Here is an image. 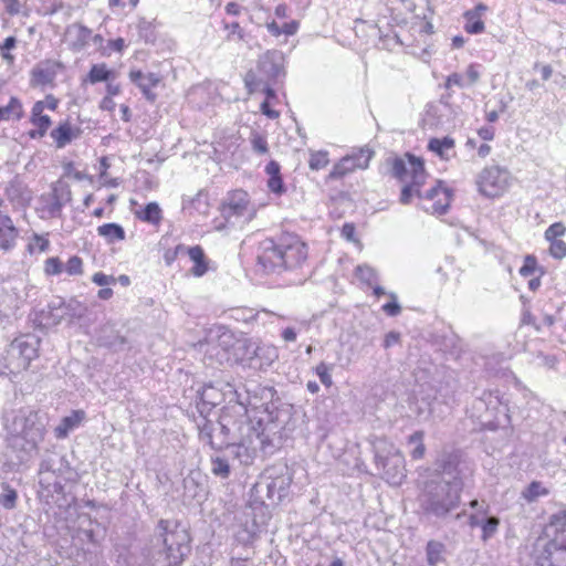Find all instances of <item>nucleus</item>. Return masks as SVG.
<instances>
[{
    "instance_id": "obj_27",
    "label": "nucleus",
    "mask_w": 566,
    "mask_h": 566,
    "mask_svg": "<svg viewBox=\"0 0 566 566\" xmlns=\"http://www.w3.org/2000/svg\"><path fill=\"white\" fill-rule=\"evenodd\" d=\"M97 233L104 237L108 242L122 241L125 239V231L117 223H105L97 228Z\"/></svg>"
},
{
    "instance_id": "obj_25",
    "label": "nucleus",
    "mask_w": 566,
    "mask_h": 566,
    "mask_svg": "<svg viewBox=\"0 0 566 566\" xmlns=\"http://www.w3.org/2000/svg\"><path fill=\"white\" fill-rule=\"evenodd\" d=\"M52 138L55 140L59 148L67 145L74 137H76L75 130L69 123L61 124L57 128L51 132Z\"/></svg>"
},
{
    "instance_id": "obj_49",
    "label": "nucleus",
    "mask_w": 566,
    "mask_h": 566,
    "mask_svg": "<svg viewBox=\"0 0 566 566\" xmlns=\"http://www.w3.org/2000/svg\"><path fill=\"white\" fill-rule=\"evenodd\" d=\"M186 253V247L178 244L175 249H168L164 253V260L167 265H170L179 254Z\"/></svg>"
},
{
    "instance_id": "obj_44",
    "label": "nucleus",
    "mask_w": 566,
    "mask_h": 566,
    "mask_svg": "<svg viewBox=\"0 0 566 566\" xmlns=\"http://www.w3.org/2000/svg\"><path fill=\"white\" fill-rule=\"evenodd\" d=\"M549 254L558 260H562L566 256V242L560 240L549 241Z\"/></svg>"
},
{
    "instance_id": "obj_63",
    "label": "nucleus",
    "mask_w": 566,
    "mask_h": 566,
    "mask_svg": "<svg viewBox=\"0 0 566 566\" xmlns=\"http://www.w3.org/2000/svg\"><path fill=\"white\" fill-rule=\"evenodd\" d=\"M43 109H44V102L43 101H39L36 102L33 107H32V116H31V120L36 118V117H40V116H44L42 113H43Z\"/></svg>"
},
{
    "instance_id": "obj_22",
    "label": "nucleus",
    "mask_w": 566,
    "mask_h": 566,
    "mask_svg": "<svg viewBox=\"0 0 566 566\" xmlns=\"http://www.w3.org/2000/svg\"><path fill=\"white\" fill-rule=\"evenodd\" d=\"M186 252L195 263V266L191 269L192 274L195 276H202L208 270L202 248L199 245L186 248Z\"/></svg>"
},
{
    "instance_id": "obj_42",
    "label": "nucleus",
    "mask_w": 566,
    "mask_h": 566,
    "mask_svg": "<svg viewBox=\"0 0 566 566\" xmlns=\"http://www.w3.org/2000/svg\"><path fill=\"white\" fill-rule=\"evenodd\" d=\"M4 493L1 495V504L3 507L11 510L15 506L17 492L9 485L3 486Z\"/></svg>"
},
{
    "instance_id": "obj_54",
    "label": "nucleus",
    "mask_w": 566,
    "mask_h": 566,
    "mask_svg": "<svg viewBox=\"0 0 566 566\" xmlns=\"http://www.w3.org/2000/svg\"><path fill=\"white\" fill-rule=\"evenodd\" d=\"M6 6V10L9 14L14 15L20 12V1L19 0H2Z\"/></svg>"
},
{
    "instance_id": "obj_36",
    "label": "nucleus",
    "mask_w": 566,
    "mask_h": 566,
    "mask_svg": "<svg viewBox=\"0 0 566 566\" xmlns=\"http://www.w3.org/2000/svg\"><path fill=\"white\" fill-rule=\"evenodd\" d=\"M355 273H356V276L363 283H366L368 285H371L377 277L376 271L367 264L358 265L355 270Z\"/></svg>"
},
{
    "instance_id": "obj_19",
    "label": "nucleus",
    "mask_w": 566,
    "mask_h": 566,
    "mask_svg": "<svg viewBox=\"0 0 566 566\" xmlns=\"http://www.w3.org/2000/svg\"><path fill=\"white\" fill-rule=\"evenodd\" d=\"M86 312V307L81 305L78 302L72 301L66 306H59L56 308H51L50 313L52 315V324H59L64 314L69 315L73 318H81Z\"/></svg>"
},
{
    "instance_id": "obj_11",
    "label": "nucleus",
    "mask_w": 566,
    "mask_h": 566,
    "mask_svg": "<svg viewBox=\"0 0 566 566\" xmlns=\"http://www.w3.org/2000/svg\"><path fill=\"white\" fill-rule=\"evenodd\" d=\"M418 166L422 174H426L423 161L413 155L406 154L402 158H395L392 160L391 171L392 175L402 182L415 181V171Z\"/></svg>"
},
{
    "instance_id": "obj_4",
    "label": "nucleus",
    "mask_w": 566,
    "mask_h": 566,
    "mask_svg": "<svg viewBox=\"0 0 566 566\" xmlns=\"http://www.w3.org/2000/svg\"><path fill=\"white\" fill-rule=\"evenodd\" d=\"M375 462L384 472V478L392 485H399L406 478L405 458L395 444L385 438L374 442Z\"/></svg>"
},
{
    "instance_id": "obj_40",
    "label": "nucleus",
    "mask_w": 566,
    "mask_h": 566,
    "mask_svg": "<svg viewBox=\"0 0 566 566\" xmlns=\"http://www.w3.org/2000/svg\"><path fill=\"white\" fill-rule=\"evenodd\" d=\"M566 233V227L562 222H555L552 226L547 228L545 231V239L547 241L553 240H560V237H563Z\"/></svg>"
},
{
    "instance_id": "obj_15",
    "label": "nucleus",
    "mask_w": 566,
    "mask_h": 566,
    "mask_svg": "<svg viewBox=\"0 0 566 566\" xmlns=\"http://www.w3.org/2000/svg\"><path fill=\"white\" fill-rule=\"evenodd\" d=\"M282 60L279 52H266L259 60V69L266 77L277 78L283 73Z\"/></svg>"
},
{
    "instance_id": "obj_16",
    "label": "nucleus",
    "mask_w": 566,
    "mask_h": 566,
    "mask_svg": "<svg viewBox=\"0 0 566 566\" xmlns=\"http://www.w3.org/2000/svg\"><path fill=\"white\" fill-rule=\"evenodd\" d=\"M70 36H74V41L72 42V48L74 50H82L85 48L91 40H93L96 44L102 43L103 39L98 34H93L92 31L83 25H73L67 31Z\"/></svg>"
},
{
    "instance_id": "obj_38",
    "label": "nucleus",
    "mask_w": 566,
    "mask_h": 566,
    "mask_svg": "<svg viewBox=\"0 0 566 566\" xmlns=\"http://www.w3.org/2000/svg\"><path fill=\"white\" fill-rule=\"evenodd\" d=\"M328 156L326 151H316L311 154L308 166L312 170H319L328 165Z\"/></svg>"
},
{
    "instance_id": "obj_56",
    "label": "nucleus",
    "mask_w": 566,
    "mask_h": 566,
    "mask_svg": "<svg viewBox=\"0 0 566 566\" xmlns=\"http://www.w3.org/2000/svg\"><path fill=\"white\" fill-rule=\"evenodd\" d=\"M342 235L348 241H356L355 227L352 223H345L342 228Z\"/></svg>"
},
{
    "instance_id": "obj_53",
    "label": "nucleus",
    "mask_w": 566,
    "mask_h": 566,
    "mask_svg": "<svg viewBox=\"0 0 566 566\" xmlns=\"http://www.w3.org/2000/svg\"><path fill=\"white\" fill-rule=\"evenodd\" d=\"M92 281L99 286H107L115 283V277L97 272L93 275Z\"/></svg>"
},
{
    "instance_id": "obj_59",
    "label": "nucleus",
    "mask_w": 566,
    "mask_h": 566,
    "mask_svg": "<svg viewBox=\"0 0 566 566\" xmlns=\"http://www.w3.org/2000/svg\"><path fill=\"white\" fill-rule=\"evenodd\" d=\"M269 188L273 192H281L282 191V179L280 176L270 177L268 181Z\"/></svg>"
},
{
    "instance_id": "obj_24",
    "label": "nucleus",
    "mask_w": 566,
    "mask_h": 566,
    "mask_svg": "<svg viewBox=\"0 0 566 566\" xmlns=\"http://www.w3.org/2000/svg\"><path fill=\"white\" fill-rule=\"evenodd\" d=\"M440 195L443 196L444 202H441V199H439L437 202L433 203L432 210L434 213L442 214L446 212L448 206H449V192L448 189L442 188L440 185L432 187L430 190L427 191L426 198L432 200Z\"/></svg>"
},
{
    "instance_id": "obj_23",
    "label": "nucleus",
    "mask_w": 566,
    "mask_h": 566,
    "mask_svg": "<svg viewBox=\"0 0 566 566\" xmlns=\"http://www.w3.org/2000/svg\"><path fill=\"white\" fill-rule=\"evenodd\" d=\"M135 216L151 224H158L163 219L161 209L157 202H149L142 210L135 211Z\"/></svg>"
},
{
    "instance_id": "obj_45",
    "label": "nucleus",
    "mask_w": 566,
    "mask_h": 566,
    "mask_svg": "<svg viewBox=\"0 0 566 566\" xmlns=\"http://www.w3.org/2000/svg\"><path fill=\"white\" fill-rule=\"evenodd\" d=\"M65 271L70 275H80V274H82L83 273V262H82V259L76 256V255L70 258L67 263H66Z\"/></svg>"
},
{
    "instance_id": "obj_64",
    "label": "nucleus",
    "mask_w": 566,
    "mask_h": 566,
    "mask_svg": "<svg viewBox=\"0 0 566 566\" xmlns=\"http://www.w3.org/2000/svg\"><path fill=\"white\" fill-rule=\"evenodd\" d=\"M266 172L270 177L280 176V166L275 161H270L265 167Z\"/></svg>"
},
{
    "instance_id": "obj_35",
    "label": "nucleus",
    "mask_w": 566,
    "mask_h": 566,
    "mask_svg": "<svg viewBox=\"0 0 566 566\" xmlns=\"http://www.w3.org/2000/svg\"><path fill=\"white\" fill-rule=\"evenodd\" d=\"M468 23L465 24V31L471 34L481 33L484 30V23L481 21L475 12L468 11L465 13Z\"/></svg>"
},
{
    "instance_id": "obj_9",
    "label": "nucleus",
    "mask_w": 566,
    "mask_h": 566,
    "mask_svg": "<svg viewBox=\"0 0 566 566\" xmlns=\"http://www.w3.org/2000/svg\"><path fill=\"white\" fill-rule=\"evenodd\" d=\"M256 424L258 428L250 422L241 421L238 426V443L253 451L256 449L265 450L266 444L270 443L269 436L265 434V429L261 428V420Z\"/></svg>"
},
{
    "instance_id": "obj_14",
    "label": "nucleus",
    "mask_w": 566,
    "mask_h": 566,
    "mask_svg": "<svg viewBox=\"0 0 566 566\" xmlns=\"http://www.w3.org/2000/svg\"><path fill=\"white\" fill-rule=\"evenodd\" d=\"M19 237V230L15 228L12 219L0 213V250L7 252L13 249Z\"/></svg>"
},
{
    "instance_id": "obj_1",
    "label": "nucleus",
    "mask_w": 566,
    "mask_h": 566,
    "mask_svg": "<svg viewBox=\"0 0 566 566\" xmlns=\"http://www.w3.org/2000/svg\"><path fill=\"white\" fill-rule=\"evenodd\" d=\"M190 535L178 522L160 520L157 523L155 535L142 549L140 557L130 555L126 566H180L190 552Z\"/></svg>"
},
{
    "instance_id": "obj_55",
    "label": "nucleus",
    "mask_w": 566,
    "mask_h": 566,
    "mask_svg": "<svg viewBox=\"0 0 566 566\" xmlns=\"http://www.w3.org/2000/svg\"><path fill=\"white\" fill-rule=\"evenodd\" d=\"M451 86H459V87H462L463 86V80H462V75H460L459 73H452L448 76L447 78V82H446V87L449 88Z\"/></svg>"
},
{
    "instance_id": "obj_46",
    "label": "nucleus",
    "mask_w": 566,
    "mask_h": 566,
    "mask_svg": "<svg viewBox=\"0 0 566 566\" xmlns=\"http://www.w3.org/2000/svg\"><path fill=\"white\" fill-rule=\"evenodd\" d=\"M62 266L59 258H49L44 263V272L48 275H57L62 272Z\"/></svg>"
},
{
    "instance_id": "obj_8",
    "label": "nucleus",
    "mask_w": 566,
    "mask_h": 566,
    "mask_svg": "<svg viewBox=\"0 0 566 566\" xmlns=\"http://www.w3.org/2000/svg\"><path fill=\"white\" fill-rule=\"evenodd\" d=\"M373 151L368 147L360 148L353 151L350 155L343 157L329 172V178L338 179L345 175L354 171L355 169H366Z\"/></svg>"
},
{
    "instance_id": "obj_41",
    "label": "nucleus",
    "mask_w": 566,
    "mask_h": 566,
    "mask_svg": "<svg viewBox=\"0 0 566 566\" xmlns=\"http://www.w3.org/2000/svg\"><path fill=\"white\" fill-rule=\"evenodd\" d=\"M224 29L229 31L227 35L228 41H243L244 32L238 22L224 23Z\"/></svg>"
},
{
    "instance_id": "obj_2",
    "label": "nucleus",
    "mask_w": 566,
    "mask_h": 566,
    "mask_svg": "<svg viewBox=\"0 0 566 566\" xmlns=\"http://www.w3.org/2000/svg\"><path fill=\"white\" fill-rule=\"evenodd\" d=\"M462 481L457 465L452 461L443 462L426 482L419 497L424 513L436 517H444L460 503Z\"/></svg>"
},
{
    "instance_id": "obj_52",
    "label": "nucleus",
    "mask_w": 566,
    "mask_h": 566,
    "mask_svg": "<svg viewBox=\"0 0 566 566\" xmlns=\"http://www.w3.org/2000/svg\"><path fill=\"white\" fill-rule=\"evenodd\" d=\"M212 431H213V424L211 422H206L201 428H200V439L207 443H209L212 448H214V443H213V440H212Z\"/></svg>"
},
{
    "instance_id": "obj_29",
    "label": "nucleus",
    "mask_w": 566,
    "mask_h": 566,
    "mask_svg": "<svg viewBox=\"0 0 566 566\" xmlns=\"http://www.w3.org/2000/svg\"><path fill=\"white\" fill-rule=\"evenodd\" d=\"M160 82V78L155 73H148L145 75L144 81L138 82V87L143 91V94L148 101L154 102L156 95L151 92V87H155Z\"/></svg>"
},
{
    "instance_id": "obj_57",
    "label": "nucleus",
    "mask_w": 566,
    "mask_h": 566,
    "mask_svg": "<svg viewBox=\"0 0 566 566\" xmlns=\"http://www.w3.org/2000/svg\"><path fill=\"white\" fill-rule=\"evenodd\" d=\"M33 241L41 252H45L49 249L50 242L45 237L34 234Z\"/></svg>"
},
{
    "instance_id": "obj_31",
    "label": "nucleus",
    "mask_w": 566,
    "mask_h": 566,
    "mask_svg": "<svg viewBox=\"0 0 566 566\" xmlns=\"http://www.w3.org/2000/svg\"><path fill=\"white\" fill-rule=\"evenodd\" d=\"M409 444L415 446V448L411 451V457L416 460L421 459L424 455L426 447L423 444V432L422 431H416L413 432L409 439Z\"/></svg>"
},
{
    "instance_id": "obj_26",
    "label": "nucleus",
    "mask_w": 566,
    "mask_h": 566,
    "mask_svg": "<svg viewBox=\"0 0 566 566\" xmlns=\"http://www.w3.org/2000/svg\"><path fill=\"white\" fill-rule=\"evenodd\" d=\"M548 493V489H546L541 482L533 481L521 492V497L527 503H534L541 496H545Z\"/></svg>"
},
{
    "instance_id": "obj_48",
    "label": "nucleus",
    "mask_w": 566,
    "mask_h": 566,
    "mask_svg": "<svg viewBox=\"0 0 566 566\" xmlns=\"http://www.w3.org/2000/svg\"><path fill=\"white\" fill-rule=\"evenodd\" d=\"M536 270V258L533 255H526L524 264L520 269V274L524 277L532 275Z\"/></svg>"
},
{
    "instance_id": "obj_61",
    "label": "nucleus",
    "mask_w": 566,
    "mask_h": 566,
    "mask_svg": "<svg viewBox=\"0 0 566 566\" xmlns=\"http://www.w3.org/2000/svg\"><path fill=\"white\" fill-rule=\"evenodd\" d=\"M297 28H298V23L296 21L284 23L281 27L282 33H284L286 35H293L297 31Z\"/></svg>"
},
{
    "instance_id": "obj_37",
    "label": "nucleus",
    "mask_w": 566,
    "mask_h": 566,
    "mask_svg": "<svg viewBox=\"0 0 566 566\" xmlns=\"http://www.w3.org/2000/svg\"><path fill=\"white\" fill-rule=\"evenodd\" d=\"M500 520L495 516H490L485 521L482 522V539L488 541L490 537H492L499 527Z\"/></svg>"
},
{
    "instance_id": "obj_13",
    "label": "nucleus",
    "mask_w": 566,
    "mask_h": 566,
    "mask_svg": "<svg viewBox=\"0 0 566 566\" xmlns=\"http://www.w3.org/2000/svg\"><path fill=\"white\" fill-rule=\"evenodd\" d=\"M265 349L255 345V343L251 342L250 339L243 338L238 339L237 344L231 347V360L239 363L244 360H252L255 357H258L261 352H264Z\"/></svg>"
},
{
    "instance_id": "obj_39",
    "label": "nucleus",
    "mask_w": 566,
    "mask_h": 566,
    "mask_svg": "<svg viewBox=\"0 0 566 566\" xmlns=\"http://www.w3.org/2000/svg\"><path fill=\"white\" fill-rule=\"evenodd\" d=\"M250 142L252 145V149L255 153H258L260 155H264L269 151L266 138L264 136H262L261 134H259L258 132H253L251 134Z\"/></svg>"
},
{
    "instance_id": "obj_20",
    "label": "nucleus",
    "mask_w": 566,
    "mask_h": 566,
    "mask_svg": "<svg viewBox=\"0 0 566 566\" xmlns=\"http://www.w3.org/2000/svg\"><path fill=\"white\" fill-rule=\"evenodd\" d=\"M85 418L83 410H74L70 416L64 417L59 426L55 427L54 432L57 439H64L69 436L70 431L80 426Z\"/></svg>"
},
{
    "instance_id": "obj_10",
    "label": "nucleus",
    "mask_w": 566,
    "mask_h": 566,
    "mask_svg": "<svg viewBox=\"0 0 566 566\" xmlns=\"http://www.w3.org/2000/svg\"><path fill=\"white\" fill-rule=\"evenodd\" d=\"M60 69H62V63L57 61L44 60L39 62L31 70L30 85L32 87L52 85Z\"/></svg>"
},
{
    "instance_id": "obj_47",
    "label": "nucleus",
    "mask_w": 566,
    "mask_h": 566,
    "mask_svg": "<svg viewBox=\"0 0 566 566\" xmlns=\"http://www.w3.org/2000/svg\"><path fill=\"white\" fill-rule=\"evenodd\" d=\"M244 83L250 93L256 92L263 85L262 80L258 78L255 73L252 71H250L245 74Z\"/></svg>"
},
{
    "instance_id": "obj_28",
    "label": "nucleus",
    "mask_w": 566,
    "mask_h": 566,
    "mask_svg": "<svg viewBox=\"0 0 566 566\" xmlns=\"http://www.w3.org/2000/svg\"><path fill=\"white\" fill-rule=\"evenodd\" d=\"M426 552L429 565L436 566L443 559L444 545L437 541H430L427 544Z\"/></svg>"
},
{
    "instance_id": "obj_34",
    "label": "nucleus",
    "mask_w": 566,
    "mask_h": 566,
    "mask_svg": "<svg viewBox=\"0 0 566 566\" xmlns=\"http://www.w3.org/2000/svg\"><path fill=\"white\" fill-rule=\"evenodd\" d=\"M111 75V72L107 70L105 64H95L92 66L88 73V81L92 84L107 81Z\"/></svg>"
},
{
    "instance_id": "obj_43",
    "label": "nucleus",
    "mask_w": 566,
    "mask_h": 566,
    "mask_svg": "<svg viewBox=\"0 0 566 566\" xmlns=\"http://www.w3.org/2000/svg\"><path fill=\"white\" fill-rule=\"evenodd\" d=\"M549 526L555 527L556 532H564L566 530V510L553 514L549 518Z\"/></svg>"
},
{
    "instance_id": "obj_30",
    "label": "nucleus",
    "mask_w": 566,
    "mask_h": 566,
    "mask_svg": "<svg viewBox=\"0 0 566 566\" xmlns=\"http://www.w3.org/2000/svg\"><path fill=\"white\" fill-rule=\"evenodd\" d=\"M11 116H14L15 118H21L22 116V105L15 97H11L7 106H0V120L9 119Z\"/></svg>"
},
{
    "instance_id": "obj_17",
    "label": "nucleus",
    "mask_w": 566,
    "mask_h": 566,
    "mask_svg": "<svg viewBox=\"0 0 566 566\" xmlns=\"http://www.w3.org/2000/svg\"><path fill=\"white\" fill-rule=\"evenodd\" d=\"M292 483V475L289 472L287 468H285V473L272 479V481L268 485L269 496L271 499H275L281 501L283 497L287 495V491Z\"/></svg>"
},
{
    "instance_id": "obj_5",
    "label": "nucleus",
    "mask_w": 566,
    "mask_h": 566,
    "mask_svg": "<svg viewBox=\"0 0 566 566\" xmlns=\"http://www.w3.org/2000/svg\"><path fill=\"white\" fill-rule=\"evenodd\" d=\"M237 344V337L226 326L218 325L211 327L205 338L200 343V347L206 346L205 353L218 363L231 361V347Z\"/></svg>"
},
{
    "instance_id": "obj_62",
    "label": "nucleus",
    "mask_w": 566,
    "mask_h": 566,
    "mask_svg": "<svg viewBox=\"0 0 566 566\" xmlns=\"http://www.w3.org/2000/svg\"><path fill=\"white\" fill-rule=\"evenodd\" d=\"M483 140H492L494 137V129L492 127H482L478 132Z\"/></svg>"
},
{
    "instance_id": "obj_33",
    "label": "nucleus",
    "mask_w": 566,
    "mask_h": 566,
    "mask_svg": "<svg viewBox=\"0 0 566 566\" xmlns=\"http://www.w3.org/2000/svg\"><path fill=\"white\" fill-rule=\"evenodd\" d=\"M211 472L220 476L222 479H226L230 474V465L229 462L220 457H216L211 459Z\"/></svg>"
},
{
    "instance_id": "obj_12",
    "label": "nucleus",
    "mask_w": 566,
    "mask_h": 566,
    "mask_svg": "<svg viewBox=\"0 0 566 566\" xmlns=\"http://www.w3.org/2000/svg\"><path fill=\"white\" fill-rule=\"evenodd\" d=\"M249 196L243 190H234L228 195L222 203L221 212L226 220L230 221L233 217H243L248 211Z\"/></svg>"
},
{
    "instance_id": "obj_51",
    "label": "nucleus",
    "mask_w": 566,
    "mask_h": 566,
    "mask_svg": "<svg viewBox=\"0 0 566 566\" xmlns=\"http://www.w3.org/2000/svg\"><path fill=\"white\" fill-rule=\"evenodd\" d=\"M390 297H391V302L385 304L382 306V310L389 315V316H397L400 311H401V307L400 305L398 304L397 302V296L395 293H390L389 294Z\"/></svg>"
},
{
    "instance_id": "obj_3",
    "label": "nucleus",
    "mask_w": 566,
    "mask_h": 566,
    "mask_svg": "<svg viewBox=\"0 0 566 566\" xmlns=\"http://www.w3.org/2000/svg\"><path fill=\"white\" fill-rule=\"evenodd\" d=\"M307 259L306 244L294 235H284L276 243L266 239L260 244L259 264L264 271L295 269Z\"/></svg>"
},
{
    "instance_id": "obj_32",
    "label": "nucleus",
    "mask_w": 566,
    "mask_h": 566,
    "mask_svg": "<svg viewBox=\"0 0 566 566\" xmlns=\"http://www.w3.org/2000/svg\"><path fill=\"white\" fill-rule=\"evenodd\" d=\"M333 368H334L333 364L328 365L324 361L319 363L315 367V374L318 376L321 382L327 388L333 386V379H332V375H331V371L333 370Z\"/></svg>"
},
{
    "instance_id": "obj_18",
    "label": "nucleus",
    "mask_w": 566,
    "mask_h": 566,
    "mask_svg": "<svg viewBox=\"0 0 566 566\" xmlns=\"http://www.w3.org/2000/svg\"><path fill=\"white\" fill-rule=\"evenodd\" d=\"M427 174H422L421 169L418 167V170L415 171V181L405 182L400 195V202L402 205H408L412 198V196L423 197L421 193V186L426 182Z\"/></svg>"
},
{
    "instance_id": "obj_50",
    "label": "nucleus",
    "mask_w": 566,
    "mask_h": 566,
    "mask_svg": "<svg viewBox=\"0 0 566 566\" xmlns=\"http://www.w3.org/2000/svg\"><path fill=\"white\" fill-rule=\"evenodd\" d=\"M32 123L34 126L38 127V135L40 137L44 136V134L46 133L48 128L50 127L51 125V119L48 115H44V116H40V117H36L34 119H32Z\"/></svg>"
},
{
    "instance_id": "obj_60",
    "label": "nucleus",
    "mask_w": 566,
    "mask_h": 566,
    "mask_svg": "<svg viewBox=\"0 0 566 566\" xmlns=\"http://www.w3.org/2000/svg\"><path fill=\"white\" fill-rule=\"evenodd\" d=\"M399 340V334L398 333H395V332H390L386 335L385 337V340H384V347L385 348H389L391 347L392 345L397 344Z\"/></svg>"
},
{
    "instance_id": "obj_58",
    "label": "nucleus",
    "mask_w": 566,
    "mask_h": 566,
    "mask_svg": "<svg viewBox=\"0 0 566 566\" xmlns=\"http://www.w3.org/2000/svg\"><path fill=\"white\" fill-rule=\"evenodd\" d=\"M467 77L469 80V85H473L480 80V73L474 65H469L467 70Z\"/></svg>"
},
{
    "instance_id": "obj_6",
    "label": "nucleus",
    "mask_w": 566,
    "mask_h": 566,
    "mask_svg": "<svg viewBox=\"0 0 566 566\" xmlns=\"http://www.w3.org/2000/svg\"><path fill=\"white\" fill-rule=\"evenodd\" d=\"M479 191L489 198L502 196L512 184V176L507 169L499 166L484 168L478 178Z\"/></svg>"
},
{
    "instance_id": "obj_7",
    "label": "nucleus",
    "mask_w": 566,
    "mask_h": 566,
    "mask_svg": "<svg viewBox=\"0 0 566 566\" xmlns=\"http://www.w3.org/2000/svg\"><path fill=\"white\" fill-rule=\"evenodd\" d=\"M15 423L20 426L21 434L31 449H36L38 444L43 441L45 434V423L43 417L38 412H29L17 419Z\"/></svg>"
},
{
    "instance_id": "obj_21",
    "label": "nucleus",
    "mask_w": 566,
    "mask_h": 566,
    "mask_svg": "<svg viewBox=\"0 0 566 566\" xmlns=\"http://www.w3.org/2000/svg\"><path fill=\"white\" fill-rule=\"evenodd\" d=\"M454 139L451 137L431 138L428 149L438 155L441 159L449 160L453 155Z\"/></svg>"
}]
</instances>
